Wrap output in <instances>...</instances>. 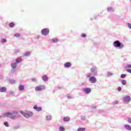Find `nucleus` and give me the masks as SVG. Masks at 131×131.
<instances>
[{
	"label": "nucleus",
	"instance_id": "72a5a7b5",
	"mask_svg": "<svg viewBox=\"0 0 131 131\" xmlns=\"http://www.w3.org/2000/svg\"><path fill=\"white\" fill-rule=\"evenodd\" d=\"M118 91L119 92H121V87H119L118 89Z\"/></svg>",
	"mask_w": 131,
	"mask_h": 131
},
{
	"label": "nucleus",
	"instance_id": "aec40b11",
	"mask_svg": "<svg viewBox=\"0 0 131 131\" xmlns=\"http://www.w3.org/2000/svg\"><path fill=\"white\" fill-rule=\"evenodd\" d=\"M125 69L127 70V69H131V64H128L125 67Z\"/></svg>",
	"mask_w": 131,
	"mask_h": 131
},
{
	"label": "nucleus",
	"instance_id": "e433bc0d",
	"mask_svg": "<svg viewBox=\"0 0 131 131\" xmlns=\"http://www.w3.org/2000/svg\"><path fill=\"white\" fill-rule=\"evenodd\" d=\"M33 81H36V78H33L32 79Z\"/></svg>",
	"mask_w": 131,
	"mask_h": 131
},
{
	"label": "nucleus",
	"instance_id": "f704fd0d",
	"mask_svg": "<svg viewBox=\"0 0 131 131\" xmlns=\"http://www.w3.org/2000/svg\"><path fill=\"white\" fill-rule=\"evenodd\" d=\"M128 26L130 28V29H131V24L128 23Z\"/></svg>",
	"mask_w": 131,
	"mask_h": 131
},
{
	"label": "nucleus",
	"instance_id": "a211bd4d",
	"mask_svg": "<svg viewBox=\"0 0 131 131\" xmlns=\"http://www.w3.org/2000/svg\"><path fill=\"white\" fill-rule=\"evenodd\" d=\"M125 128H126V129H128V130H131V126L129 125H125Z\"/></svg>",
	"mask_w": 131,
	"mask_h": 131
},
{
	"label": "nucleus",
	"instance_id": "393cba45",
	"mask_svg": "<svg viewBox=\"0 0 131 131\" xmlns=\"http://www.w3.org/2000/svg\"><path fill=\"white\" fill-rule=\"evenodd\" d=\"M53 42H54L55 43L58 42V39L57 38H54L53 39Z\"/></svg>",
	"mask_w": 131,
	"mask_h": 131
},
{
	"label": "nucleus",
	"instance_id": "7ed1b4c3",
	"mask_svg": "<svg viewBox=\"0 0 131 131\" xmlns=\"http://www.w3.org/2000/svg\"><path fill=\"white\" fill-rule=\"evenodd\" d=\"M19 112L21 114L24 115V116H25V117H26L27 118H29V117H31V116H32V113L31 112H28L25 113L23 111H20Z\"/></svg>",
	"mask_w": 131,
	"mask_h": 131
},
{
	"label": "nucleus",
	"instance_id": "39448f33",
	"mask_svg": "<svg viewBox=\"0 0 131 131\" xmlns=\"http://www.w3.org/2000/svg\"><path fill=\"white\" fill-rule=\"evenodd\" d=\"M89 81L92 83H96L97 82V78L96 77L92 76L89 78Z\"/></svg>",
	"mask_w": 131,
	"mask_h": 131
},
{
	"label": "nucleus",
	"instance_id": "9b49d317",
	"mask_svg": "<svg viewBox=\"0 0 131 131\" xmlns=\"http://www.w3.org/2000/svg\"><path fill=\"white\" fill-rule=\"evenodd\" d=\"M124 100L125 102H129V101H130V97L127 96L124 97Z\"/></svg>",
	"mask_w": 131,
	"mask_h": 131
},
{
	"label": "nucleus",
	"instance_id": "2eb2a0df",
	"mask_svg": "<svg viewBox=\"0 0 131 131\" xmlns=\"http://www.w3.org/2000/svg\"><path fill=\"white\" fill-rule=\"evenodd\" d=\"M11 67L12 68H13V69H15L16 68V67H17V63L16 62H14L13 63L11 64Z\"/></svg>",
	"mask_w": 131,
	"mask_h": 131
},
{
	"label": "nucleus",
	"instance_id": "6ab92c4d",
	"mask_svg": "<svg viewBox=\"0 0 131 131\" xmlns=\"http://www.w3.org/2000/svg\"><path fill=\"white\" fill-rule=\"evenodd\" d=\"M24 56H25V57H28V56H30V52H27L25 53V54H24Z\"/></svg>",
	"mask_w": 131,
	"mask_h": 131
},
{
	"label": "nucleus",
	"instance_id": "ea45409f",
	"mask_svg": "<svg viewBox=\"0 0 131 131\" xmlns=\"http://www.w3.org/2000/svg\"><path fill=\"white\" fill-rule=\"evenodd\" d=\"M0 118H1V116H0Z\"/></svg>",
	"mask_w": 131,
	"mask_h": 131
},
{
	"label": "nucleus",
	"instance_id": "412c9836",
	"mask_svg": "<svg viewBox=\"0 0 131 131\" xmlns=\"http://www.w3.org/2000/svg\"><path fill=\"white\" fill-rule=\"evenodd\" d=\"M85 128L82 127V128H78L77 129V131H85Z\"/></svg>",
	"mask_w": 131,
	"mask_h": 131
},
{
	"label": "nucleus",
	"instance_id": "a878e982",
	"mask_svg": "<svg viewBox=\"0 0 131 131\" xmlns=\"http://www.w3.org/2000/svg\"><path fill=\"white\" fill-rule=\"evenodd\" d=\"M4 124L5 126H7V127H9V124L8 123V122H5Z\"/></svg>",
	"mask_w": 131,
	"mask_h": 131
},
{
	"label": "nucleus",
	"instance_id": "f03ea898",
	"mask_svg": "<svg viewBox=\"0 0 131 131\" xmlns=\"http://www.w3.org/2000/svg\"><path fill=\"white\" fill-rule=\"evenodd\" d=\"M114 46L116 48H124V45L121 43L119 40L115 41L114 42Z\"/></svg>",
	"mask_w": 131,
	"mask_h": 131
},
{
	"label": "nucleus",
	"instance_id": "6e6552de",
	"mask_svg": "<svg viewBox=\"0 0 131 131\" xmlns=\"http://www.w3.org/2000/svg\"><path fill=\"white\" fill-rule=\"evenodd\" d=\"M33 108L35 110L38 112L41 111V110H42V108H41V107H37V105H34Z\"/></svg>",
	"mask_w": 131,
	"mask_h": 131
},
{
	"label": "nucleus",
	"instance_id": "20e7f679",
	"mask_svg": "<svg viewBox=\"0 0 131 131\" xmlns=\"http://www.w3.org/2000/svg\"><path fill=\"white\" fill-rule=\"evenodd\" d=\"M49 32L50 30H49V29H43L41 30V33L43 35H47V34H49Z\"/></svg>",
	"mask_w": 131,
	"mask_h": 131
},
{
	"label": "nucleus",
	"instance_id": "dca6fc26",
	"mask_svg": "<svg viewBox=\"0 0 131 131\" xmlns=\"http://www.w3.org/2000/svg\"><path fill=\"white\" fill-rule=\"evenodd\" d=\"M25 88V86H24V85H20L19 86V91H24Z\"/></svg>",
	"mask_w": 131,
	"mask_h": 131
},
{
	"label": "nucleus",
	"instance_id": "473e14b6",
	"mask_svg": "<svg viewBox=\"0 0 131 131\" xmlns=\"http://www.w3.org/2000/svg\"><path fill=\"white\" fill-rule=\"evenodd\" d=\"M126 70L127 72H129V73H131V69H127Z\"/></svg>",
	"mask_w": 131,
	"mask_h": 131
},
{
	"label": "nucleus",
	"instance_id": "1a4fd4ad",
	"mask_svg": "<svg viewBox=\"0 0 131 131\" xmlns=\"http://www.w3.org/2000/svg\"><path fill=\"white\" fill-rule=\"evenodd\" d=\"M83 91L85 94H90L91 92V89L90 88H85Z\"/></svg>",
	"mask_w": 131,
	"mask_h": 131
},
{
	"label": "nucleus",
	"instance_id": "f257e3e1",
	"mask_svg": "<svg viewBox=\"0 0 131 131\" xmlns=\"http://www.w3.org/2000/svg\"><path fill=\"white\" fill-rule=\"evenodd\" d=\"M3 117H8L11 119H16V118L20 117V115H19V111H15L13 113L9 112L4 113L3 114Z\"/></svg>",
	"mask_w": 131,
	"mask_h": 131
},
{
	"label": "nucleus",
	"instance_id": "4468645a",
	"mask_svg": "<svg viewBox=\"0 0 131 131\" xmlns=\"http://www.w3.org/2000/svg\"><path fill=\"white\" fill-rule=\"evenodd\" d=\"M42 79L43 80H44V81H48V76H47V75H44L42 77Z\"/></svg>",
	"mask_w": 131,
	"mask_h": 131
},
{
	"label": "nucleus",
	"instance_id": "423d86ee",
	"mask_svg": "<svg viewBox=\"0 0 131 131\" xmlns=\"http://www.w3.org/2000/svg\"><path fill=\"white\" fill-rule=\"evenodd\" d=\"M35 90L36 91H42V90H45V86L42 85L37 86L35 88Z\"/></svg>",
	"mask_w": 131,
	"mask_h": 131
},
{
	"label": "nucleus",
	"instance_id": "0eeeda50",
	"mask_svg": "<svg viewBox=\"0 0 131 131\" xmlns=\"http://www.w3.org/2000/svg\"><path fill=\"white\" fill-rule=\"evenodd\" d=\"M91 71L92 73H94V75H96L97 74V68L96 67H93L91 69Z\"/></svg>",
	"mask_w": 131,
	"mask_h": 131
},
{
	"label": "nucleus",
	"instance_id": "b1692460",
	"mask_svg": "<svg viewBox=\"0 0 131 131\" xmlns=\"http://www.w3.org/2000/svg\"><path fill=\"white\" fill-rule=\"evenodd\" d=\"M9 26L10 27H14V26H15V24H14V23H11L9 24Z\"/></svg>",
	"mask_w": 131,
	"mask_h": 131
},
{
	"label": "nucleus",
	"instance_id": "bb28decb",
	"mask_svg": "<svg viewBox=\"0 0 131 131\" xmlns=\"http://www.w3.org/2000/svg\"><path fill=\"white\" fill-rule=\"evenodd\" d=\"M14 36H15V37H20V34L19 33H17L14 34Z\"/></svg>",
	"mask_w": 131,
	"mask_h": 131
},
{
	"label": "nucleus",
	"instance_id": "f8f14e48",
	"mask_svg": "<svg viewBox=\"0 0 131 131\" xmlns=\"http://www.w3.org/2000/svg\"><path fill=\"white\" fill-rule=\"evenodd\" d=\"M6 91H7L6 87H2L0 89V92L1 93H6Z\"/></svg>",
	"mask_w": 131,
	"mask_h": 131
},
{
	"label": "nucleus",
	"instance_id": "58836bf2",
	"mask_svg": "<svg viewBox=\"0 0 131 131\" xmlns=\"http://www.w3.org/2000/svg\"><path fill=\"white\" fill-rule=\"evenodd\" d=\"M108 11H109V10H110V8H108Z\"/></svg>",
	"mask_w": 131,
	"mask_h": 131
},
{
	"label": "nucleus",
	"instance_id": "4be33fe9",
	"mask_svg": "<svg viewBox=\"0 0 131 131\" xmlns=\"http://www.w3.org/2000/svg\"><path fill=\"white\" fill-rule=\"evenodd\" d=\"M59 131H64L65 128H64V127L63 126H61L59 127Z\"/></svg>",
	"mask_w": 131,
	"mask_h": 131
},
{
	"label": "nucleus",
	"instance_id": "ddd939ff",
	"mask_svg": "<svg viewBox=\"0 0 131 131\" xmlns=\"http://www.w3.org/2000/svg\"><path fill=\"white\" fill-rule=\"evenodd\" d=\"M63 121H65V122L69 121V120H70V117H66L63 118Z\"/></svg>",
	"mask_w": 131,
	"mask_h": 131
},
{
	"label": "nucleus",
	"instance_id": "c756f323",
	"mask_svg": "<svg viewBox=\"0 0 131 131\" xmlns=\"http://www.w3.org/2000/svg\"><path fill=\"white\" fill-rule=\"evenodd\" d=\"M2 42H7V40L6 39H3L1 40Z\"/></svg>",
	"mask_w": 131,
	"mask_h": 131
},
{
	"label": "nucleus",
	"instance_id": "cd10ccee",
	"mask_svg": "<svg viewBox=\"0 0 131 131\" xmlns=\"http://www.w3.org/2000/svg\"><path fill=\"white\" fill-rule=\"evenodd\" d=\"M126 76V75H125V74H122L121 75V78H124Z\"/></svg>",
	"mask_w": 131,
	"mask_h": 131
},
{
	"label": "nucleus",
	"instance_id": "c9c22d12",
	"mask_svg": "<svg viewBox=\"0 0 131 131\" xmlns=\"http://www.w3.org/2000/svg\"><path fill=\"white\" fill-rule=\"evenodd\" d=\"M48 119H49V120H51V117H50V116H47V119H48Z\"/></svg>",
	"mask_w": 131,
	"mask_h": 131
},
{
	"label": "nucleus",
	"instance_id": "9d476101",
	"mask_svg": "<svg viewBox=\"0 0 131 131\" xmlns=\"http://www.w3.org/2000/svg\"><path fill=\"white\" fill-rule=\"evenodd\" d=\"M64 66L65 68H69V67L71 66V62H66L64 64Z\"/></svg>",
	"mask_w": 131,
	"mask_h": 131
},
{
	"label": "nucleus",
	"instance_id": "2f4dec72",
	"mask_svg": "<svg viewBox=\"0 0 131 131\" xmlns=\"http://www.w3.org/2000/svg\"><path fill=\"white\" fill-rule=\"evenodd\" d=\"M81 36L82 37H85L86 36V35L85 34H82Z\"/></svg>",
	"mask_w": 131,
	"mask_h": 131
},
{
	"label": "nucleus",
	"instance_id": "4c0bfd02",
	"mask_svg": "<svg viewBox=\"0 0 131 131\" xmlns=\"http://www.w3.org/2000/svg\"><path fill=\"white\" fill-rule=\"evenodd\" d=\"M86 77L89 78V77H91V75H88L86 76Z\"/></svg>",
	"mask_w": 131,
	"mask_h": 131
},
{
	"label": "nucleus",
	"instance_id": "5701e85b",
	"mask_svg": "<svg viewBox=\"0 0 131 131\" xmlns=\"http://www.w3.org/2000/svg\"><path fill=\"white\" fill-rule=\"evenodd\" d=\"M121 82H122V84H123V85H125V84H126V80H122Z\"/></svg>",
	"mask_w": 131,
	"mask_h": 131
},
{
	"label": "nucleus",
	"instance_id": "f3484780",
	"mask_svg": "<svg viewBox=\"0 0 131 131\" xmlns=\"http://www.w3.org/2000/svg\"><path fill=\"white\" fill-rule=\"evenodd\" d=\"M22 61V58L21 57H18L16 60V63H20Z\"/></svg>",
	"mask_w": 131,
	"mask_h": 131
},
{
	"label": "nucleus",
	"instance_id": "7c9ffc66",
	"mask_svg": "<svg viewBox=\"0 0 131 131\" xmlns=\"http://www.w3.org/2000/svg\"><path fill=\"white\" fill-rule=\"evenodd\" d=\"M81 120H85V117H84V116H82V117H81Z\"/></svg>",
	"mask_w": 131,
	"mask_h": 131
},
{
	"label": "nucleus",
	"instance_id": "c85d7f7f",
	"mask_svg": "<svg viewBox=\"0 0 131 131\" xmlns=\"http://www.w3.org/2000/svg\"><path fill=\"white\" fill-rule=\"evenodd\" d=\"M127 119V122L128 123H131V118H128Z\"/></svg>",
	"mask_w": 131,
	"mask_h": 131
}]
</instances>
